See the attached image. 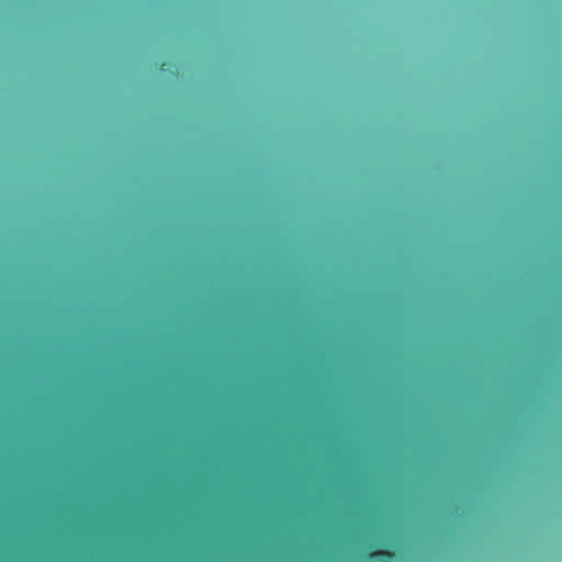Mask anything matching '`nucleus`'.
Wrapping results in <instances>:
<instances>
[{
	"instance_id": "f257e3e1",
	"label": "nucleus",
	"mask_w": 562,
	"mask_h": 562,
	"mask_svg": "<svg viewBox=\"0 0 562 562\" xmlns=\"http://www.w3.org/2000/svg\"><path fill=\"white\" fill-rule=\"evenodd\" d=\"M369 558L376 562H393L394 554H393V552H391L389 550H378V551L371 552L369 554Z\"/></svg>"
}]
</instances>
